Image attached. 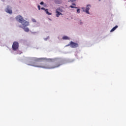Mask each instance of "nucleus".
<instances>
[{
	"mask_svg": "<svg viewBox=\"0 0 126 126\" xmlns=\"http://www.w3.org/2000/svg\"><path fill=\"white\" fill-rule=\"evenodd\" d=\"M28 61L29 62L28 65L41 68H56L63 64V60L60 58L47 59L45 58L29 57Z\"/></svg>",
	"mask_w": 126,
	"mask_h": 126,
	"instance_id": "f257e3e1",
	"label": "nucleus"
},
{
	"mask_svg": "<svg viewBox=\"0 0 126 126\" xmlns=\"http://www.w3.org/2000/svg\"><path fill=\"white\" fill-rule=\"evenodd\" d=\"M16 19L20 22V23H21L22 25L23 26L24 28H22L23 29H24V31L25 32H29V29L28 28H26L27 26H28L29 25V23L23 19L22 16L19 15L16 17Z\"/></svg>",
	"mask_w": 126,
	"mask_h": 126,
	"instance_id": "f03ea898",
	"label": "nucleus"
},
{
	"mask_svg": "<svg viewBox=\"0 0 126 126\" xmlns=\"http://www.w3.org/2000/svg\"><path fill=\"white\" fill-rule=\"evenodd\" d=\"M19 48V43L17 41H15L13 42L12 45V48L13 51H17Z\"/></svg>",
	"mask_w": 126,
	"mask_h": 126,
	"instance_id": "7ed1b4c3",
	"label": "nucleus"
},
{
	"mask_svg": "<svg viewBox=\"0 0 126 126\" xmlns=\"http://www.w3.org/2000/svg\"><path fill=\"white\" fill-rule=\"evenodd\" d=\"M68 46H70L71 48H77L78 47V44L73 41H70V44Z\"/></svg>",
	"mask_w": 126,
	"mask_h": 126,
	"instance_id": "20e7f679",
	"label": "nucleus"
},
{
	"mask_svg": "<svg viewBox=\"0 0 126 126\" xmlns=\"http://www.w3.org/2000/svg\"><path fill=\"white\" fill-rule=\"evenodd\" d=\"M91 7V5L90 4H88L87 5V7L86 8V11L85 12H86V13H87L88 14H90L89 13V10L90 9V8Z\"/></svg>",
	"mask_w": 126,
	"mask_h": 126,
	"instance_id": "39448f33",
	"label": "nucleus"
},
{
	"mask_svg": "<svg viewBox=\"0 0 126 126\" xmlns=\"http://www.w3.org/2000/svg\"><path fill=\"white\" fill-rule=\"evenodd\" d=\"M41 9H43L44 10H45L46 14H47L48 15H52V13L49 12V11H48V9H45V8L42 7L41 8Z\"/></svg>",
	"mask_w": 126,
	"mask_h": 126,
	"instance_id": "423d86ee",
	"label": "nucleus"
},
{
	"mask_svg": "<svg viewBox=\"0 0 126 126\" xmlns=\"http://www.w3.org/2000/svg\"><path fill=\"white\" fill-rule=\"evenodd\" d=\"M56 13L57 17H60V15H63V14L62 13L59 12V11H58V10H57L56 11Z\"/></svg>",
	"mask_w": 126,
	"mask_h": 126,
	"instance_id": "0eeeda50",
	"label": "nucleus"
},
{
	"mask_svg": "<svg viewBox=\"0 0 126 126\" xmlns=\"http://www.w3.org/2000/svg\"><path fill=\"white\" fill-rule=\"evenodd\" d=\"M6 12H7V13H9V14H12V10L8 8L6 9Z\"/></svg>",
	"mask_w": 126,
	"mask_h": 126,
	"instance_id": "6e6552de",
	"label": "nucleus"
},
{
	"mask_svg": "<svg viewBox=\"0 0 126 126\" xmlns=\"http://www.w3.org/2000/svg\"><path fill=\"white\" fill-rule=\"evenodd\" d=\"M118 28V26H116L115 27H113L112 29L110 31V32H114L116 29Z\"/></svg>",
	"mask_w": 126,
	"mask_h": 126,
	"instance_id": "1a4fd4ad",
	"label": "nucleus"
},
{
	"mask_svg": "<svg viewBox=\"0 0 126 126\" xmlns=\"http://www.w3.org/2000/svg\"><path fill=\"white\" fill-rule=\"evenodd\" d=\"M63 40H69V38L66 36H64L63 37Z\"/></svg>",
	"mask_w": 126,
	"mask_h": 126,
	"instance_id": "9d476101",
	"label": "nucleus"
},
{
	"mask_svg": "<svg viewBox=\"0 0 126 126\" xmlns=\"http://www.w3.org/2000/svg\"><path fill=\"white\" fill-rule=\"evenodd\" d=\"M73 5V6H72ZM72 5H70V7H71V8H77V7H75L74 6H75V4L73 3Z\"/></svg>",
	"mask_w": 126,
	"mask_h": 126,
	"instance_id": "9b49d317",
	"label": "nucleus"
},
{
	"mask_svg": "<svg viewBox=\"0 0 126 126\" xmlns=\"http://www.w3.org/2000/svg\"><path fill=\"white\" fill-rule=\"evenodd\" d=\"M77 12L78 13H80V9H77Z\"/></svg>",
	"mask_w": 126,
	"mask_h": 126,
	"instance_id": "f8f14e48",
	"label": "nucleus"
},
{
	"mask_svg": "<svg viewBox=\"0 0 126 126\" xmlns=\"http://www.w3.org/2000/svg\"><path fill=\"white\" fill-rule=\"evenodd\" d=\"M37 7H38L39 10H40V9H41V6H40V5H38Z\"/></svg>",
	"mask_w": 126,
	"mask_h": 126,
	"instance_id": "ddd939ff",
	"label": "nucleus"
},
{
	"mask_svg": "<svg viewBox=\"0 0 126 126\" xmlns=\"http://www.w3.org/2000/svg\"><path fill=\"white\" fill-rule=\"evenodd\" d=\"M32 22H36V20L35 19H32Z\"/></svg>",
	"mask_w": 126,
	"mask_h": 126,
	"instance_id": "4468645a",
	"label": "nucleus"
},
{
	"mask_svg": "<svg viewBox=\"0 0 126 126\" xmlns=\"http://www.w3.org/2000/svg\"><path fill=\"white\" fill-rule=\"evenodd\" d=\"M40 4H41V5H42L43 4H44V2L41 1V2L40 3Z\"/></svg>",
	"mask_w": 126,
	"mask_h": 126,
	"instance_id": "2eb2a0df",
	"label": "nucleus"
},
{
	"mask_svg": "<svg viewBox=\"0 0 126 126\" xmlns=\"http://www.w3.org/2000/svg\"><path fill=\"white\" fill-rule=\"evenodd\" d=\"M76 0H70L71 1H75Z\"/></svg>",
	"mask_w": 126,
	"mask_h": 126,
	"instance_id": "dca6fc26",
	"label": "nucleus"
},
{
	"mask_svg": "<svg viewBox=\"0 0 126 126\" xmlns=\"http://www.w3.org/2000/svg\"><path fill=\"white\" fill-rule=\"evenodd\" d=\"M80 24H81V25L82 24V22H80Z\"/></svg>",
	"mask_w": 126,
	"mask_h": 126,
	"instance_id": "f3484780",
	"label": "nucleus"
}]
</instances>
